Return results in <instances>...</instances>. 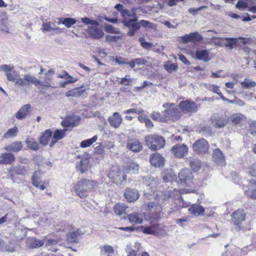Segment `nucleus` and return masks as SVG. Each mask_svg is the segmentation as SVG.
<instances>
[{
    "label": "nucleus",
    "instance_id": "obj_1",
    "mask_svg": "<svg viewBox=\"0 0 256 256\" xmlns=\"http://www.w3.org/2000/svg\"><path fill=\"white\" fill-rule=\"evenodd\" d=\"M122 23L128 28L126 34L128 36H133L136 32L140 30V28H152V24L146 20H138V17L136 15L134 18L129 19L122 20Z\"/></svg>",
    "mask_w": 256,
    "mask_h": 256
},
{
    "label": "nucleus",
    "instance_id": "obj_2",
    "mask_svg": "<svg viewBox=\"0 0 256 256\" xmlns=\"http://www.w3.org/2000/svg\"><path fill=\"white\" fill-rule=\"evenodd\" d=\"M15 73L16 72L13 70L10 72L6 74V76L8 80L14 82L16 86H28L32 84L37 86L38 84H40L38 78L29 74H25L22 78L18 76Z\"/></svg>",
    "mask_w": 256,
    "mask_h": 256
},
{
    "label": "nucleus",
    "instance_id": "obj_3",
    "mask_svg": "<svg viewBox=\"0 0 256 256\" xmlns=\"http://www.w3.org/2000/svg\"><path fill=\"white\" fill-rule=\"evenodd\" d=\"M96 184L94 180L82 178L76 184L74 191L80 198H85L88 196V192L94 188Z\"/></svg>",
    "mask_w": 256,
    "mask_h": 256
},
{
    "label": "nucleus",
    "instance_id": "obj_4",
    "mask_svg": "<svg viewBox=\"0 0 256 256\" xmlns=\"http://www.w3.org/2000/svg\"><path fill=\"white\" fill-rule=\"evenodd\" d=\"M146 145L152 150L156 151L162 148L165 145L164 138L158 135H148L145 137Z\"/></svg>",
    "mask_w": 256,
    "mask_h": 256
},
{
    "label": "nucleus",
    "instance_id": "obj_5",
    "mask_svg": "<svg viewBox=\"0 0 256 256\" xmlns=\"http://www.w3.org/2000/svg\"><path fill=\"white\" fill-rule=\"evenodd\" d=\"M246 213L242 209H238L232 214V220L235 226L234 229L237 231L244 230L242 223L245 220Z\"/></svg>",
    "mask_w": 256,
    "mask_h": 256
},
{
    "label": "nucleus",
    "instance_id": "obj_6",
    "mask_svg": "<svg viewBox=\"0 0 256 256\" xmlns=\"http://www.w3.org/2000/svg\"><path fill=\"white\" fill-rule=\"evenodd\" d=\"M178 107L184 114H188L196 113L198 110L197 104L191 100L181 101Z\"/></svg>",
    "mask_w": 256,
    "mask_h": 256
},
{
    "label": "nucleus",
    "instance_id": "obj_7",
    "mask_svg": "<svg viewBox=\"0 0 256 256\" xmlns=\"http://www.w3.org/2000/svg\"><path fill=\"white\" fill-rule=\"evenodd\" d=\"M163 108H165L164 112L167 116L176 120L180 118L181 112L176 104L166 103L163 104Z\"/></svg>",
    "mask_w": 256,
    "mask_h": 256
},
{
    "label": "nucleus",
    "instance_id": "obj_8",
    "mask_svg": "<svg viewBox=\"0 0 256 256\" xmlns=\"http://www.w3.org/2000/svg\"><path fill=\"white\" fill-rule=\"evenodd\" d=\"M109 177L117 184H122L126 180V175L118 168L111 171L109 174Z\"/></svg>",
    "mask_w": 256,
    "mask_h": 256
},
{
    "label": "nucleus",
    "instance_id": "obj_9",
    "mask_svg": "<svg viewBox=\"0 0 256 256\" xmlns=\"http://www.w3.org/2000/svg\"><path fill=\"white\" fill-rule=\"evenodd\" d=\"M208 143L204 138L196 140L192 145L194 150L199 154L206 153L208 151Z\"/></svg>",
    "mask_w": 256,
    "mask_h": 256
},
{
    "label": "nucleus",
    "instance_id": "obj_10",
    "mask_svg": "<svg viewBox=\"0 0 256 256\" xmlns=\"http://www.w3.org/2000/svg\"><path fill=\"white\" fill-rule=\"evenodd\" d=\"M194 176L190 170L188 168H184L178 174V178L180 180L184 185L186 186H190Z\"/></svg>",
    "mask_w": 256,
    "mask_h": 256
},
{
    "label": "nucleus",
    "instance_id": "obj_11",
    "mask_svg": "<svg viewBox=\"0 0 256 256\" xmlns=\"http://www.w3.org/2000/svg\"><path fill=\"white\" fill-rule=\"evenodd\" d=\"M171 151L175 156L182 158L187 154L188 148L185 144H176L172 146Z\"/></svg>",
    "mask_w": 256,
    "mask_h": 256
},
{
    "label": "nucleus",
    "instance_id": "obj_12",
    "mask_svg": "<svg viewBox=\"0 0 256 256\" xmlns=\"http://www.w3.org/2000/svg\"><path fill=\"white\" fill-rule=\"evenodd\" d=\"M114 8L120 13L123 20L129 19V18H134L136 16L134 9L130 10L124 8V6L120 4H116Z\"/></svg>",
    "mask_w": 256,
    "mask_h": 256
},
{
    "label": "nucleus",
    "instance_id": "obj_13",
    "mask_svg": "<svg viewBox=\"0 0 256 256\" xmlns=\"http://www.w3.org/2000/svg\"><path fill=\"white\" fill-rule=\"evenodd\" d=\"M181 40L184 44L189 42H198L203 40V36L198 32H190L181 37Z\"/></svg>",
    "mask_w": 256,
    "mask_h": 256
},
{
    "label": "nucleus",
    "instance_id": "obj_14",
    "mask_svg": "<svg viewBox=\"0 0 256 256\" xmlns=\"http://www.w3.org/2000/svg\"><path fill=\"white\" fill-rule=\"evenodd\" d=\"M150 161L152 166L160 168L164 166L165 159L162 155L156 152L150 156Z\"/></svg>",
    "mask_w": 256,
    "mask_h": 256
},
{
    "label": "nucleus",
    "instance_id": "obj_15",
    "mask_svg": "<svg viewBox=\"0 0 256 256\" xmlns=\"http://www.w3.org/2000/svg\"><path fill=\"white\" fill-rule=\"evenodd\" d=\"M99 26H89L88 32L90 37L94 39H100L103 36L104 33L102 30L98 28Z\"/></svg>",
    "mask_w": 256,
    "mask_h": 256
},
{
    "label": "nucleus",
    "instance_id": "obj_16",
    "mask_svg": "<svg viewBox=\"0 0 256 256\" xmlns=\"http://www.w3.org/2000/svg\"><path fill=\"white\" fill-rule=\"evenodd\" d=\"M125 198L128 202H134L136 201L139 198L138 191L136 189L127 188L124 193Z\"/></svg>",
    "mask_w": 256,
    "mask_h": 256
},
{
    "label": "nucleus",
    "instance_id": "obj_17",
    "mask_svg": "<svg viewBox=\"0 0 256 256\" xmlns=\"http://www.w3.org/2000/svg\"><path fill=\"white\" fill-rule=\"evenodd\" d=\"M31 108L32 106L29 104H24L15 114L16 118L18 120L25 118L30 112Z\"/></svg>",
    "mask_w": 256,
    "mask_h": 256
},
{
    "label": "nucleus",
    "instance_id": "obj_18",
    "mask_svg": "<svg viewBox=\"0 0 256 256\" xmlns=\"http://www.w3.org/2000/svg\"><path fill=\"white\" fill-rule=\"evenodd\" d=\"M122 118L121 115L118 112H115L112 116H110L108 118V121L110 126L117 128H118L122 122Z\"/></svg>",
    "mask_w": 256,
    "mask_h": 256
},
{
    "label": "nucleus",
    "instance_id": "obj_19",
    "mask_svg": "<svg viewBox=\"0 0 256 256\" xmlns=\"http://www.w3.org/2000/svg\"><path fill=\"white\" fill-rule=\"evenodd\" d=\"M214 160L218 165L224 166L226 164V160L224 154L219 148L214 150L212 152Z\"/></svg>",
    "mask_w": 256,
    "mask_h": 256
},
{
    "label": "nucleus",
    "instance_id": "obj_20",
    "mask_svg": "<svg viewBox=\"0 0 256 256\" xmlns=\"http://www.w3.org/2000/svg\"><path fill=\"white\" fill-rule=\"evenodd\" d=\"M66 129H57L56 130L52 135L51 142L50 144V146L52 148L54 144L60 140H62L66 135Z\"/></svg>",
    "mask_w": 256,
    "mask_h": 256
},
{
    "label": "nucleus",
    "instance_id": "obj_21",
    "mask_svg": "<svg viewBox=\"0 0 256 256\" xmlns=\"http://www.w3.org/2000/svg\"><path fill=\"white\" fill-rule=\"evenodd\" d=\"M127 148L133 152H138L140 151L142 146L140 142L138 140H130L128 141Z\"/></svg>",
    "mask_w": 256,
    "mask_h": 256
},
{
    "label": "nucleus",
    "instance_id": "obj_22",
    "mask_svg": "<svg viewBox=\"0 0 256 256\" xmlns=\"http://www.w3.org/2000/svg\"><path fill=\"white\" fill-rule=\"evenodd\" d=\"M22 148L23 145L22 142L16 141L6 146L4 149L10 152H18L22 149Z\"/></svg>",
    "mask_w": 256,
    "mask_h": 256
},
{
    "label": "nucleus",
    "instance_id": "obj_23",
    "mask_svg": "<svg viewBox=\"0 0 256 256\" xmlns=\"http://www.w3.org/2000/svg\"><path fill=\"white\" fill-rule=\"evenodd\" d=\"M84 234V232L80 229L76 231L70 232L66 234V240L70 242H77L78 237Z\"/></svg>",
    "mask_w": 256,
    "mask_h": 256
},
{
    "label": "nucleus",
    "instance_id": "obj_24",
    "mask_svg": "<svg viewBox=\"0 0 256 256\" xmlns=\"http://www.w3.org/2000/svg\"><path fill=\"white\" fill-rule=\"evenodd\" d=\"M15 160V156L11 152H4L0 156V164H10Z\"/></svg>",
    "mask_w": 256,
    "mask_h": 256
},
{
    "label": "nucleus",
    "instance_id": "obj_25",
    "mask_svg": "<svg viewBox=\"0 0 256 256\" xmlns=\"http://www.w3.org/2000/svg\"><path fill=\"white\" fill-rule=\"evenodd\" d=\"M16 248V246L14 242L8 241V242H2L0 250L2 252H14Z\"/></svg>",
    "mask_w": 256,
    "mask_h": 256
},
{
    "label": "nucleus",
    "instance_id": "obj_26",
    "mask_svg": "<svg viewBox=\"0 0 256 256\" xmlns=\"http://www.w3.org/2000/svg\"><path fill=\"white\" fill-rule=\"evenodd\" d=\"M189 212L194 216L202 215L205 211L204 208L197 204H193L188 208Z\"/></svg>",
    "mask_w": 256,
    "mask_h": 256
},
{
    "label": "nucleus",
    "instance_id": "obj_27",
    "mask_svg": "<svg viewBox=\"0 0 256 256\" xmlns=\"http://www.w3.org/2000/svg\"><path fill=\"white\" fill-rule=\"evenodd\" d=\"M52 132L50 129L46 130L39 139L40 143L44 146H46L52 137Z\"/></svg>",
    "mask_w": 256,
    "mask_h": 256
},
{
    "label": "nucleus",
    "instance_id": "obj_28",
    "mask_svg": "<svg viewBox=\"0 0 256 256\" xmlns=\"http://www.w3.org/2000/svg\"><path fill=\"white\" fill-rule=\"evenodd\" d=\"M128 218L131 223L141 224L143 222V216L140 213L134 212L128 215Z\"/></svg>",
    "mask_w": 256,
    "mask_h": 256
},
{
    "label": "nucleus",
    "instance_id": "obj_29",
    "mask_svg": "<svg viewBox=\"0 0 256 256\" xmlns=\"http://www.w3.org/2000/svg\"><path fill=\"white\" fill-rule=\"evenodd\" d=\"M208 56V51L207 50H197L195 52V58L204 62L210 60Z\"/></svg>",
    "mask_w": 256,
    "mask_h": 256
},
{
    "label": "nucleus",
    "instance_id": "obj_30",
    "mask_svg": "<svg viewBox=\"0 0 256 256\" xmlns=\"http://www.w3.org/2000/svg\"><path fill=\"white\" fill-rule=\"evenodd\" d=\"M78 170H80L81 173H84L90 166V160L88 158H82L76 166Z\"/></svg>",
    "mask_w": 256,
    "mask_h": 256
},
{
    "label": "nucleus",
    "instance_id": "obj_31",
    "mask_svg": "<svg viewBox=\"0 0 256 256\" xmlns=\"http://www.w3.org/2000/svg\"><path fill=\"white\" fill-rule=\"evenodd\" d=\"M82 87L83 86H82L80 88H76L70 90L66 92L65 95L67 97H78L82 96L86 91L85 90L82 89Z\"/></svg>",
    "mask_w": 256,
    "mask_h": 256
},
{
    "label": "nucleus",
    "instance_id": "obj_32",
    "mask_svg": "<svg viewBox=\"0 0 256 256\" xmlns=\"http://www.w3.org/2000/svg\"><path fill=\"white\" fill-rule=\"evenodd\" d=\"M27 172V170L25 167L22 165H18L12 168L9 172L12 176L14 174L24 175Z\"/></svg>",
    "mask_w": 256,
    "mask_h": 256
},
{
    "label": "nucleus",
    "instance_id": "obj_33",
    "mask_svg": "<svg viewBox=\"0 0 256 256\" xmlns=\"http://www.w3.org/2000/svg\"><path fill=\"white\" fill-rule=\"evenodd\" d=\"M212 122L216 128H220L226 125V122L223 116H215L212 117Z\"/></svg>",
    "mask_w": 256,
    "mask_h": 256
},
{
    "label": "nucleus",
    "instance_id": "obj_34",
    "mask_svg": "<svg viewBox=\"0 0 256 256\" xmlns=\"http://www.w3.org/2000/svg\"><path fill=\"white\" fill-rule=\"evenodd\" d=\"M224 40V46L230 50L235 48L238 43V39L236 38H225Z\"/></svg>",
    "mask_w": 256,
    "mask_h": 256
},
{
    "label": "nucleus",
    "instance_id": "obj_35",
    "mask_svg": "<svg viewBox=\"0 0 256 256\" xmlns=\"http://www.w3.org/2000/svg\"><path fill=\"white\" fill-rule=\"evenodd\" d=\"M60 21L58 22V24H62L67 28H70L72 25L76 22V20L72 18H59Z\"/></svg>",
    "mask_w": 256,
    "mask_h": 256
},
{
    "label": "nucleus",
    "instance_id": "obj_36",
    "mask_svg": "<svg viewBox=\"0 0 256 256\" xmlns=\"http://www.w3.org/2000/svg\"><path fill=\"white\" fill-rule=\"evenodd\" d=\"M42 172L38 170L35 171L32 176V184L36 188H38L39 184L42 182Z\"/></svg>",
    "mask_w": 256,
    "mask_h": 256
},
{
    "label": "nucleus",
    "instance_id": "obj_37",
    "mask_svg": "<svg viewBox=\"0 0 256 256\" xmlns=\"http://www.w3.org/2000/svg\"><path fill=\"white\" fill-rule=\"evenodd\" d=\"M126 208L124 204L118 203L114 206V212L116 214L121 216L126 214Z\"/></svg>",
    "mask_w": 256,
    "mask_h": 256
},
{
    "label": "nucleus",
    "instance_id": "obj_38",
    "mask_svg": "<svg viewBox=\"0 0 256 256\" xmlns=\"http://www.w3.org/2000/svg\"><path fill=\"white\" fill-rule=\"evenodd\" d=\"M164 68L168 73L176 72L178 67L176 64L172 63L171 60H168L164 64Z\"/></svg>",
    "mask_w": 256,
    "mask_h": 256
},
{
    "label": "nucleus",
    "instance_id": "obj_39",
    "mask_svg": "<svg viewBox=\"0 0 256 256\" xmlns=\"http://www.w3.org/2000/svg\"><path fill=\"white\" fill-rule=\"evenodd\" d=\"M28 244L32 248H36L42 246L44 244L42 240H38L36 238H32L28 240Z\"/></svg>",
    "mask_w": 256,
    "mask_h": 256
},
{
    "label": "nucleus",
    "instance_id": "obj_40",
    "mask_svg": "<svg viewBox=\"0 0 256 256\" xmlns=\"http://www.w3.org/2000/svg\"><path fill=\"white\" fill-rule=\"evenodd\" d=\"M61 124L63 127H75L76 126V122L74 120L72 117L70 116H67L66 119L62 120Z\"/></svg>",
    "mask_w": 256,
    "mask_h": 256
},
{
    "label": "nucleus",
    "instance_id": "obj_41",
    "mask_svg": "<svg viewBox=\"0 0 256 256\" xmlns=\"http://www.w3.org/2000/svg\"><path fill=\"white\" fill-rule=\"evenodd\" d=\"M18 133V128L15 126L12 128L8 129L6 133L4 134L3 138H14L16 136Z\"/></svg>",
    "mask_w": 256,
    "mask_h": 256
},
{
    "label": "nucleus",
    "instance_id": "obj_42",
    "mask_svg": "<svg viewBox=\"0 0 256 256\" xmlns=\"http://www.w3.org/2000/svg\"><path fill=\"white\" fill-rule=\"evenodd\" d=\"M139 165L135 162H132L129 164L125 168L124 170L127 173L136 174L138 172Z\"/></svg>",
    "mask_w": 256,
    "mask_h": 256
},
{
    "label": "nucleus",
    "instance_id": "obj_43",
    "mask_svg": "<svg viewBox=\"0 0 256 256\" xmlns=\"http://www.w3.org/2000/svg\"><path fill=\"white\" fill-rule=\"evenodd\" d=\"M191 168L194 172L199 170L201 168V162L198 159L193 158L190 162Z\"/></svg>",
    "mask_w": 256,
    "mask_h": 256
},
{
    "label": "nucleus",
    "instance_id": "obj_44",
    "mask_svg": "<svg viewBox=\"0 0 256 256\" xmlns=\"http://www.w3.org/2000/svg\"><path fill=\"white\" fill-rule=\"evenodd\" d=\"M98 139V136L96 135L94 136L91 138H88L84 140H82L80 144V146L81 148H85L90 146L94 142H96Z\"/></svg>",
    "mask_w": 256,
    "mask_h": 256
},
{
    "label": "nucleus",
    "instance_id": "obj_45",
    "mask_svg": "<svg viewBox=\"0 0 256 256\" xmlns=\"http://www.w3.org/2000/svg\"><path fill=\"white\" fill-rule=\"evenodd\" d=\"M154 228V236H158L162 234L164 230V226L158 223L152 224Z\"/></svg>",
    "mask_w": 256,
    "mask_h": 256
},
{
    "label": "nucleus",
    "instance_id": "obj_46",
    "mask_svg": "<svg viewBox=\"0 0 256 256\" xmlns=\"http://www.w3.org/2000/svg\"><path fill=\"white\" fill-rule=\"evenodd\" d=\"M26 144L28 147L32 150L36 151L40 148L38 144L36 142L32 141L27 138L26 140Z\"/></svg>",
    "mask_w": 256,
    "mask_h": 256
},
{
    "label": "nucleus",
    "instance_id": "obj_47",
    "mask_svg": "<svg viewBox=\"0 0 256 256\" xmlns=\"http://www.w3.org/2000/svg\"><path fill=\"white\" fill-rule=\"evenodd\" d=\"M138 41L140 44V46L146 50H150V48L154 46V44L147 42L146 41V38L144 36H141L139 38Z\"/></svg>",
    "mask_w": 256,
    "mask_h": 256
},
{
    "label": "nucleus",
    "instance_id": "obj_48",
    "mask_svg": "<svg viewBox=\"0 0 256 256\" xmlns=\"http://www.w3.org/2000/svg\"><path fill=\"white\" fill-rule=\"evenodd\" d=\"M104 30L108 33H112L114 34H118L120 33V30L118 28H116L111 24H106L104 26Z\"/></svg>",
    "mask_w": 256,
    "mask_h": 256
},
{
    "label": "nucleus",
    "instance_id": "obj_49",
    "mask_svg": "<svg viewBox=\"0 0 256 256\" xmlns=\"http://www.w3.org/2000/svg\"><path fill=\"white\" fill-rule=\"evenodd\" d=\"M139 228L144 234L154 235L152 224H151L149 226H140Z\"/></svg>",
    "mask_w": 256,
    "mask_h": 256
},
{
    "label": "nucleus",
    "instance_id": "obj_50",
    "mask_svg": "<svg viewBox=\"0 0 256 256\" xmlns=\"http://www.w3.org/2000/svg\"><path fill=\"white\" fill-rule=\"evenodd\" d=\"M58 77L62 78H64L67 80H70L72 82V83H74L78 80V78H74L72 76H70L68 73H67L66 71H64L62 72V74H58Z\"/></svg>",
    "mask_w": 256,
    "mask_h": 256
},
{
    "label": "nucleus",
    "instance_id": "obj_51",
    "mask_svg": "<svg viewBox=\"0 0 256 256\" xmlns=\"http://www.w3.org/2000/svg\"><path fill=\"white\" fill-rule=\"evenodd\" d=\"M243 116H244L240 114H234L231 117V122L235 124H239L242 122Z\"/></svg>",
    "mask_w": 256,
    "mask_h": 256
},
{
    "label": "nucleus",
    "instance_id": "obj_52",
    "mask_svg": "<svg viewBox=\"0 0 256 256\" xmlns=\"http://www.w3.org/2000/svg\"><path fill=\"white\" fill-rule=\"evenodd\" d=\"M82 22L85 24H91L92 26H99V23L98 21L90 19L88 17L82 18H81Z\"/></svg>",
    "mask_w": 256,
    "mask_h": 256
},
{
    "label": "nucleus",
    "instance_id": "obj_53",
    "mask_svg": "<svg viewBox=\"0 0 256 256\" xmlns=\"http://www.w3.org/2000/svg\"><path fill=\"white\" fill-rule=\"evenodd\" d=\"M241 84L242 86L245 88H248L256 86V83L255 82L250 80L246 78L244 81L242 82Z\"/></svg>",
    "mask_w": 256,
    "mask_h": 256
},
{
    "label": "nucleus",
    "instance_id": "obj_54",
    "mask_svg": "<svg viewBox=\"0 0 256 256\" xmlns=\"http://www.w3.org/2000/svg\"><path fill=\"white\" fill-rule=\"evenodd\" d=\"M200 132L205 136H212V133L211 128L209 126L202 128Z\"/></svg>",
    "mask_w": 256,
    "mask_h": 256
},
{
    "label": "nucleus",
    "instance_id": "obj_55",
    "mask_svg": "<svg viewBox=\"0 0 256 256\" xmlns=\"http://www.w3.org/2000/svg\"><path fill=\"white\" fill-rule=\"evenodd\" d=\"M121 38L122 36H117L107 35L106 37V41L110 42H116Z\"/></svg>",
    "mask_w": 256,
    "mask_h": 256
},
{
    "label": "nucleus",
    "instance_id": "obj_56",
    "mask_svg": "<svg viewBox=\"0 0 256 256\" xmlns=\"http://www.w3.org/2000/svg\"><path fill=\"white\" fill-rule=\"evenodd\" d=\"M144 112L142 108H130L124 111L123 113L125 114H128L130 113L136 114H140Z\"/></svg>",
    "mask_w": 256,
    "mask_h": 256
},
{
    "label": "nucleus",
    "instance_id": "obj_57",
    "mask_svg": "<svg viewBox=\"0 0 256 256\" xmlns=\"http://www.w3.org/2000/svg\"><path fill=\"white\" fill-rule=\"evenodd\" d=\"M152 118L153 120L164 122L165 121V118L162 116L159 112H154L152 114Z\"/></svg>",
    "mask_w": 256,
    "mask_h": 256
},
{
    "label": "nucleus",
    "instance_id": "obj_58",
    "mask_svg": "<svg viewBox=\"0 0 256 256\" xmlns=\"http://www.w3.org/2000/svg\"><path fill=\"white\" fill-rule=\"evenodd\" d=\"M0 69L8 74L14 70V66L10 64H2L0 66Z\"/></svg>",
    "mask_w": 256,
    "mask_h": 256
},
{
    "label": "nucleus",
    "instance_id": "obj_59",
    "mask_svg": "<svg viewBox=\"0 0 256 256\" xmlns=\"http://www.w3.org/2000/svg\"><path fill=\"white\" fill-rule=\"evenodd\" d=\"M174 196V192L172 190H167L162 192L161 198L163 200H167Z\"/></svg>",
    "mask_w": 256,
    "mask_h": 256
},
{
    "label": "nucleus",
    "instance_id": "obj_60",
    "mask_svg": "<svg viewBox=\"0 0 256 256\" xmlns=\"http://www.w3.org/2000/svg\"><path fill=\"white\" fill-rule=\"evenodd\" d=\"M127 76H126L125 77L122 78L119 84L125 86H131V82H132V80L130 78H128Z\"/></svg>",
    "mask_w": 256,
    "mask_h": 256
},
{
    "label": "nucleus",
    "instance_id": "obj_61",
    "mask_svg": "<svg viewBox=\"0 0 256 256\" xmlns=\"http://www.w3.org/2000/svg\"><path fill=\"white\" fill-rule=\"evenodd\" d=\"M104 146L102 143H99L98 146L94 148V152L98 154H102L104 153Z\"/></svg>",
    "mask_w": 256,
    "mask_h": 256
},
{
    "label": "nucleus",
    "instance_id": "obj_62",
    "mask_svg": "<svg viewBox=\"0 0 256 256\" xmlns=\"http://www.w3.org/2000/svg\"><path fill=\"white\" fill-rule=\"evenodd\" d=\"M248 173L254 177H256V162L250 166L248 168Z\"/></svg>",
    "mask_w": 256,
    "mask_h": 256
},
{
    "label": "nucleus",
    "instance_id": "obj_63",
    "mask_svg": "<svg viewBox=\"0 0 256 256\" xmlns=\"http://www.w3.org/2000/svg\"><path fill=\"white\" fill-rule=\"evenodd\" d=\"M146 210H152L153 209H156V208L158 207V202H151L146 203L145 204Z\"/></svg>",
    "mask_w": 256,
    "mask_h": 256
},
{
    "label": "nucleus",
    "instance_id": "obj_64",
    "mask_svg": "<svg viewBox=\"0 0 256 256\" xmlns=\"http://www.w3.org/2000/svg\"><path fill=\"white\" fill-rule=\"evenodd\" d=\"M246 195L249 198L256 199V190H245Z\"/></svg>",
    "mask_w": 256,
    "mask_h": 256
}]
</instances>
